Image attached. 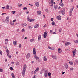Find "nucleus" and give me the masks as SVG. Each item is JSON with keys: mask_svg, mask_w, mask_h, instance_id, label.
I'll list each match as a JSON object with an SVG mask.
<instances>
[{"mask_svg": "<svg viewBox=\"0 0 78 78\" xmlns=\"http://www.w3.org/2000/svg\"><path fill=\"white\" fill-rule=\"evenodd\" d=\"M61 12L62 13V14L64 15V14H65V8H63L61 11L59 12Z\"/></svg>", "mask_w": 78, "mask_h": 78, "instance_id": "f257e3e1", "label": "nucleus"}, {"mask_svg": "<svg viewBox=\"0 0 78 78\" xmlns=\"http://www.w3.org/2000/svg\"><path fill=\"white\" fill-rule=\"evenodd\" d=\"M33 54L35 56H36V48H34L33 49Z\"/></svg>", "mask_w": 78, "mask_h": 78, "instance_id": "f03ea898", "label": "nucleus"}, {"mask_svg": "<svg viewBox=\"0 0 78 78\" xmlns=\"http://www.w3.org/2000/svg\"><path fill=\"white\" fill-rule=\"evenodd\" d=\"M25 71L23 70L22 72V75L23 77H24V76H25Z\"/></svg>", "mask_w": 78, "mask_h": 78, "instance_id": "7ed1b4c3", "label": "nucleus"}, {"mask_svg": "<svg viewBox=\"0 0 78 78\" xmlns=\"http://www.w3.org/2000/svg\"><path fill=\"white\" fill-rule=\"evenodd\" d=\"M48 75V72L47 70H46L44 72V76L45 77H47Z\"/></svg>", "mask_w": 78, "mask_h": 78, "instance_id": "20e7f679", "label": "nucleus"}, {"mask_svg": "<svg viewBox=\"0 0 78 78\" xmlns=\"http://www.w3.org/2000/svg\"><path fill=\"white\" fill-rule=\"evenodd\" d=\"M26 70H27V65L25 64L24 65V67L23 70L24 71H26Z\"/></svg>", "mask_w": 78, "mask_h": 78, "instance_id": "39448f33", "label": "nucleus"}, {"mask_svg": "<svg viewBox=\"0 0 78 78\" xmlns=\"http://www.w3.org/2000/svg\"><path fill=\"white\" fill-rule=\"evenodd\" d=\"M30 57V54L29 53L26 55V59H28Z\"/></svg>", "mask_w": 78, "mask_h": 78, "instance_id": "423d86ee", "label": "nucleus"}, {"mask_svg": "<svg viewBox=\"0 0 78 78\" xmlns=\"http://www.w3.org/2000/svg\"><path fill=\"white\" fill-rule=\"evenodd\" d=\"M9 17L8 16L6 17L5 20V21L7 23H8V22H9Z\"/></svg>", "mask_w": 78, "mask_h": 78, "instance_id": "0eeeda50", "label": "nucleus"}, {"mask_svg": "<svg viewBox=\"0 0 78 78\" xmlns=\"http://www.w3.org/2000/svg\"><path fill=\"white\" fill-rule=\"evenodd\" d=\"M61 16H60V15H59V16H57V19L58 20H61Z\"/></svg>", "mask_w": 78, "mask_h": 78, "instance_id": "6e6552de", "label": "nucleus"}, {"mask_svg": "<svg viewBox=\"0 0 78 78\" xmlns=\"http://www.w3.org/2000/svg\"><path fill=\"white\" fill-rule=\"evenodd\" d=\"M70 44H71V43L68 42L65 43V45H66V46H67V45H70Z\"/></svg>", "mask_w": 78, "mask_h": 78, "instance_id": "1a4fd4ad", "label": "nucleus"}, {"mask_svg": "<svg viewBox=\"0 0 78 78\" xmlns=\"http://www.w3.org/2000/svg\"><path fill=\"white\" fill-rule=\"evenodd\" d=\"M39 25L38 24H37L35 25L34 26V28H38L39 27Z\"/></svg>", "mask_w": 78, "mask_h": 78, "instance_id": "9d476101", "label": "nucleus"}, {"mask_svg": "<svg viewBox=\"0 0 78 78\" xmlns=\"http://www.w3.org/2000/svg\"><path fill=\"white\" fill-rule=\"evenodd\" d=\"M54 8L55 10L58 8V5H54Z\"/></svg>", "mask_w": 78, "mask_h": 78, "instance_id": "9b49d317", "label": "nucleus"}, {"mask_svg": "<svg viewBox=\"0 0 78 78\" xmlns=\"http://www.w3.org/2000/svg\"><path fill=\"white\" fill-rule=\"evenodd\" d=\"M35 5L36 6H37V7H39V3L38 2H37L35 3Z\"/></svg>", "mask_w": 78, "mask_h": 78, "instance_id": "f8f14e48", "label": "nucleus"}, {"mask_svg": "<svg viewBox=\"0 0 78 78\" xmlns=\"http://www.w3.org/2000/svg\"><path fill=\"white\" fill-rule=\"evenodd\" d=\"M66 69H68L69 68V66H68V65H67V64L66 63L64 65Z\"/></svg>", "mask_w": 78, "mask_h": 78, "instance_id": "ddd939ff", "label": "nucleus"}, {"mask_svg": "<svg viewBox=\"0 0 78 78\" xmlns=\"http://www.w3.org/2000/svg\"><path fill=\"white\" fill-rule=\"evenodd\" d=\"M72 52L73 54V57H75V51H73Z\"/></svg>", "mask_w": 78, "mask_h": 78, "instance_id": "4468645a", "label": "nucleus"}, {"mask_svg": "<svg viewBox=\"0 0 78 78\" xmlns=\"http://www.w3.org/2000/svg\"><path fill=\"white\" fill-rule=\"evenodd\" d=\"M59 5H60L61 6H62V7H63L64 6V4L62 2H60Z\"/></svg>", "mask_w": 78, "mask_h": 78, "instance_id": "2eb2a0df", "label": "nucleus"}, {"mask_svg": "<svg viewBox=\"0 0 78 78\" xmlns=\"http://www.w3.org/2000/svg\"><path fill=\"white\" fill-rule=\"evenodd\" d=\"M52 58L55 59H57V57H56V55H54L52 56Z\"/></svg>", "mask_w": 78, "mask_h": 78, "instance_id": "dca6fc26", "label": "nucleus"}, {"mask_svg": "<svg viewBox=\"0 0 78 78\" xmlns=\"http://www.w3.org/2000/svg\"><path fill=\"white\" fill-rule=\"evenodd\" d=\"M13 44L14 45H17V41H15L13 42Z\"/></svg>", "mask_w": 78, "mask_h": 78, "instance_id": "f3484780", "label": "nucleus"}, {"mask_svg": "<svg viewBox=\"0 0 78 78\" xmlns=\"http://www.w3.org/2000/svg\"><path fill=\"white\" fill-rule=\"evenodd\" d=\"M43 60H44V61H47V57L46 56L44 57Z\"/></svg>", "mask_w": 78, "mask_h": 78, "instance_id": "a211bd4d", "label": "nucleus"}, {"mask_svg": "<svg viewBox=\"0 0 78 78\" xmlns=\"http://www.w3.org/2000/svg\"><path fill=\"white\" fill-rule=\"evenodd\" d=\"M58 51L59 53H62V51L61 50V49L60 48L58 49Z\"/></svg>", "mask_w": 78, "mask_h": 78, "instance_id": "6ab92c4d", "label": "nucleus"}, {"mask_svg": "<svg viewBox=\"0 0 78 78\" xmlns=\"http://www.w3.org/2000/svg\"><path fill=\"white\" fill-rule=\"evenodd\" d=\"M41 39V35H39L38 36V41H40Z\"/></svg>", "mask_w": 78, "mask_h": 78, "instance_id": "aec40b11", "label": "nucleus"}, {"mask_svg": "<svg viewBox=\"0 0 78 78\" xmlns=\"http://www.w3.org/2000/svg\"><path fill=\"white\" fill-rule=\"evenodd\" d=\"M11 76L13 78H16V77H15V76L14 75V74L13 73H12L11 74Z\"/></svg>", "mask_w": 78, "mask_h": 78, "instance_id": "412c9836", "label": "nucleus"}, {"mask_svg": "<svg viewBox=\"0 0 78 78\" xmlns=\"http://www.w3.org/2000/svg\"><path fill=\"white\" fill-rule=\"evenodd\" d=\"M7 56H8V57H9V58H11V56L9 55V53H7Z\"/></svg>", "mask_w": 78, "mask_h": 78, "instance_id": "4be33fe9", "label": "nucleus"}, {"mask_svg": "<svg viewBox=\"0 0 78 78\" xmlns=\"http://www.w3.org/2000/svg\"><path fill=\"white\" fill-rule=\"evenodd\" d=\"M34 57L35 58V59H36V61H37L39 59V57L37 56H35Z\"/></svg>", "mask_w": 78, "mask_h": 78, "instance_id": "5701e85b", "label": "nucleus"}, {"mask_svg": "<svg viewBox=\"0 0 78 78\" xmlns=\"http://www.w3.org/2000/svg\"><path fill=\"white\" fill-rule=\"evenodd\" d=\"M37 12L38 14H41V11H37Z\"/></svg>", "mask_w": 78, "mask_h": 78, "instance_id": "b1692460", "label": "nucleus"}, {"mask_svg": "<svg viewBox=\"0 0 78 78\" xmlns=\"http://www.w3.org/2000/svg\"><path fill=\"white\" fill-rule=\"evenodd\" d=\"M48 48H49V49H50V50H53L52 47H50V46H48Z\"/></svg>", "mask_w": 78, "mask_h": 78, "instance_id": "393cba45", "label": "nucleus"}, {"mask_svg": "<svg viewBox=\"0 0 78 78\" xmlns=\"http://www.w3.org/2000/svg\"><path fill=\"white\" fill-rule=\"evenodd\" d=\"M69 61V63L70 65H73V62H72L70 61Z\"/></svg>", "mask_w": 78, "mask_h": 78, "instance_id": "a878e982", "label": "nucleus"}, {"mask_svg": "<svg viewBox=\"0 0 78 78\" xmlns=\"http://www.w3.org/2000/svg\"><path fill=\"white\" fill-rule=\"evenodd\" d=\"M3 72V69L1 68L0 69V72Z\"/></svg>", "mask_w": 78, "mask_h": 78, "instance_id": "bb28decb", "label": "nucleus"}, {"mask_svg": "<svg viewBox=\"0 0 78 78\" xmlns=\"http://www.w3.org/2000/svg\"><path fill=\"white\" fill-rule=\"evenodd\" d=\"M45 11L47 12V13H48L49 12H48V9H45Z\"/></svg>", "mask_w": 78, "mask_h": 78, "instance_id": "cd10ccee", "label": "nucleus"}, {"mask_svg": "<svg viewBox=\"0 0 78 78\" xmlns=\"http://www.w3.org/2000/svg\"><path fill=\"white\" fill-rule=\"evenodd\" d=\"M44 35H46V36H47V32H45L44 33Z\"/></svg>", "mask_w": 78, "mask_h": 78, "instance_id": "c85d7f7f", "label": "nucleus"}, {"mask_svg": "<svg viewBox=\"0 0 78 78\" xmlns=\"http://www.w3.org/2000/svg\"><path fill=\"white\" fill-rule=\"evenodd\" d=\"M39 67H37L36 68V70H36L37 72L38 71H39Z\"/></svg>", "mask_w": 78, "mask_h": 78, "instance_id": "c756f323", "label": "nucleus"}, {"mask_svg": "<svg viewBox=\"0 0 78 78\" xmlns=\"http://www.w3.org/2000/svg\"><path fill=\"white\" fill-rule=\"evenodd\" d=\"M6 9H9V6L8 5L6 6Z\"/></svg>", "mask_w": 78, "mask_h": 78, "instance_id": "7c9ffc66", "label": "nucleus"}, {"mask_svg": "<svg viewBox=\"0 0 78 78\" xmlns=\"http://www.w3.org/2000/svg\"><path fill=\"white\" fill-rule=\"evenodd\" d=\"M55 22H54V21L52 22V25H55Z\"/></svg>", "mask_w": 78, "mask_h": 78, "instance_id": "2f4dec72", "label": "nucleus"}, {"mask_svg": "<svg viewBox=\"0 0 78 78\" xmlns=\"http://www.w3.org/2000/svg\"><path fill=\"white\" fill-rule=\"evenodd\" d=\"M34 41V39L33 38H32V39H30V42H33V41Z\"/></svg>", "mask_w": 78, "mask_h": 78, "instance_id": "473e14b6", "label": "nucleus"}, {"mask_svg": "<svg viewBox=\"0 0 78 78\" xmlns=\"http://www.w3.org/2000/svg\"><path fill=\"white\" fill-rule=\"evenodd\" d=\"M42 73H43V71L42 70H41L40 72V73L41 75L42 74Z\"/></svg>", "mask_w": 78, "mask_h": 78, "instance_id": "72a5a7b5", "label": "nucleus"}, {"mask_svg": "<svg viewBox=\"0 0 78 78\" xmlns=\"http://www.w3.org/2000/svg\"><path fill=\"white\" fill-rule=\"evenodd\" d=\"M73 41L75 43H78V40H76L75 41Z\"/></svg>", "mask_w": 78, "mask_h": 78, "instance_id": "f704fd0d", "label": "nucleus"}, {"mask_svg": "<svg viewBox=\"0 0 78 78\" xmlns=\"http://www.w3.org/2000/svg\"><path fill=\"white\" fill-rule=\"evenodd\" d=\"M54 1L53 0H51V1L50 4H52L53 3Z\"/></svg>", "mask_w": 78, "mask_h": 78, "instance_id": "c9c22d12", "label": "nucleus"}, {"mask_svg": "<svg viewBox=\"0 0 78 78\" xmlns=\"http://www.w3.org/2000/svg\"><path fill=\"white\" fill-rule=\"evenodd\" d=\"M10 69L11 70H14V69L12 67H10Z\"/></svg>", "mask_w": 78, "mask_h": 78, "instance_id": "e433bc0d", "label": "nucleus"}, {"mask_svg": "<svg viewBox=\"0 0 78 78\" xmlns=\"http://www.w3.org/2000/svg\"><path fill=\"white\" fill-rule=\"evenodd\" d=\"M51 73H50V72H49V73H48V76H51Z\"/></svg>", "mask_w": 78, "mask_h": 78, "instance_id": "4c0bfd02", "label": "nucleus"}, {"mask_svg": "<svg viewBox=\"0 0 78 78\" xmlns=\"http://www.w3.org/2000/svg\"><path fill=\"white\" fill-rule=\"evenodd\" d=\"M10 24L13 26L14 25V24L13 23H12V22L10 23Z\"/></svg>", "mask_w": 78, "mask_h": 78, "instance_id": "58836bf2", "label": "nucleus"}, {"mask_svg": "<svg viewBox=\"0 0 78 78\" xmlns=\"http://www.w3.org/2000/svg\"><path fill=\"white\" fill-rule=\"evenodd\" d=\"M70 70L71 71L73 70V68H70Z\"/></svg>", "mask_w": 78, "mask_h": 78, "instance_id": "ea45409f", "label": "nucleus"}, {"mask_svg": "<svg viewBox=\"0 0 78 78\" xmlns=\"http://www.w3.org/2000/svg\"><path fill=\"white\" fill-rule=\"evenodd\" d=\"M27 8L24 7L23 8V10H27Z\"/></svg>", "mask_w": 78, "mask_h": 78, "instance_id": "a19ab883", "label": "nucleus"}, {"mask_svg": "<svg viewBox=\"0 0 78 78\" xmlns=\"http://www.w3.org/2000/svg\"><path fill=\"white\" fill-rule=\"evenodd\" d=\"M36 72H37L36 70L34 71V75L36 74Z\"/></svg>", "mask_w": 78, "mask_h": 78, "instance_id": "79ce46f5", "label": "nucleus"}, {"mask_svg": "<svg viewBox=\"0 0 78 78\" xmlns=\"http://www.w3.org/2000/svg\"><path fill=\"white\" fill-rule=\"evenodd\" d=\"M26 13L27 14H28V13H29V11L27 10L26 11Z\"/></svg>", "mask_w": 78, "mask_h": 78, "instance_id": "37998d69", "label": "nucleus"}, {"mask_svg": "<svg viewBox=\"0 0 78 78\" xmlns=\"http://www.w3.org/2000/svg\"><path fill=\"white\" fill-rule=\"evenodd\" d=\"M19 48H21V47H22V45L21 44H20L19 45Z\"/></svg>", "mask_w": 78, "mask_h": 78, "instance_id": "c03bdc74", "label": "nucleus"}, {"mask_svg": "<svg viewBox=\"0 0 78 78\" xmlns=\"http://www.w3.org/2000/svg\"><path fill=\"white\" fill-rule=\"evenodd\" d=\"M28 28L31 29L32 28V27L31 26H29L28 27Z\"/></svg>", "mask_w": 78, "mask_h": 78, "instance_id": "a18cd8bd", "label": "nucleus"}, {"mask_svg": "<svg viewBox=\"0 0 78 78\" xmlns=\"http://www.w3.org/2000/svg\"><path fill=\"white\" fill-rule=\"evenodd\" d=\"M62 30V29H61V28H60L59 30V32H60V33H61V32Z\"/></svg>", "mask_w": 78, "mask_h": 78, "instance_id": "49530a36", "label": "nucleus"}, {"mask_svg": "<svg viewBox=\"0 0 78 78\" xmlns=\"http://www.w3.org/2000/svg\"><path fill=\"white\" fill-rule=\"evenodd\" d=\"M12 12H13V14H15L16 13V11H12Z\"/></svg>", "mask_w": 78, "mask_h": 78, "instance_id": "de8ad7c7", "label": "nucleus"}, {"mask_svg": "<svg viewBox=\"0 0 78 78\" xmlns=\"http://www.w3.org/2000/svg\"><path fill=\"white\" fill-rule=\"evenodd\" d=\"M73 9H74V8H72L71 9H70V11H73Z\"/></svg>", "mask_w": 78, "mask_h": 78, "instance_id": "09e8293b", "label": "nucleus"}, {"mask_svg": "<svg viewBox=\"0 0 78 78\" xmlns=\"http://www.w3.org/2000/svg\"><path fill=\"white\" fill-rule=\"evenodd\" d=\"M22 32H25V29H23L22 30Z\"/></svg>", "mask_w": 78, "mask_h": 78, "instance_id": "8fccbe9b", "label": "nucleus"}, {"mask_svg": "<svg viewBox=\"0 0 78 78\" xmlns=\"http://www.w3.org/2000/svg\"><path fill=\"white\" fill-rule=\"evenodd\" d=\"M29 21L30 22H32V19H31L30 20H29Z\"/></svg>", "mask_w": 78, "mask_h": 78, "instance_id": "3c124183", "label": "nucleus"}, {"mask_svg": "<svg viewBox=\"0 0 78 78\" xmlns=\"http://www.w3.org/2000/svg\"><path fill=\"white\" fill-rule=\"evenodd\" d=\"M5 42H8V39H6L5 40Z\"/></svg>", "mask_w": 78, "mask_h": 78, "instance_id": "603ef678", "label": "nucleus"}, {"mask_svg": "<svg viewBox=\"0 0 78 78\" xmlns=\"http://www.w3.org/2000/svg\"><path fill=\"white\" fill-rule=\"evenodd\" d=\"M0 54L2 55V52L1 51V50H0Z\"/></svg>", "mask_w": 78, "mask_h": 78, "instance_id": "864d4df0", "label": "nucleus"}, {"mask_svg": "<svg viewBox=\"0 0 78 78\" xmlns=\"http://www.w3.org/2000/svg\"><path fill=\"white\" fill-rule=\"evenodd\" d=\"M46 36H47V35H44V37H43L44 38H46Z\"/></svg>", "mask_w": 78, "mask_h": 78, "instance_id": "5fc2aeb1", "label": "nucleus"}, {"mask_svg": "<svg viewBox=\"0 0 78 78\" xmlns=\"http://www.w3.org/2000/svg\"><path fill=\"white\" fill-rule=\"evenodd\" d=\"M53 33V30H50V33L51 34V33Z\"/></svg>", "mask_w": 78, "mask_h": 78, "instance_id": "6e6d98bb", "label": "nucleus"}, {"mask_svg": "<svg viewBox=\"0 0 78 78\" xmlns=\"http://www.w3.org/2000/svg\"><path fill=\"white\" fill-rule=\"evenodd\" d=\"M6 52H7V53H9L8 52H9V50H8V49H7Z\"/></svg>", "mask_w": 78, "mask_h": 78, "instance_id": "4d7b16f0", "label": "nucleus"}, {"mask_svg": "<svg viewBox=\"0 0 78 78\" xmlns=\"http://www.w3.org/2000/svg\"><path fill=\"white\" fill-rule=\"evenodd\" d=\"M51 21H53V18H52L51 19Z\"/></svg>", "mask_w": 78, "mask_h": 78, "instance_id": "13d9d810", "label": "nucleus"}, {"mask_svg": "<svg viewBox=\"0 0 78 78\" xmlns=\"http://www.w3.org/2000/svg\"><path fill=\"white\" fill-rule=\"evenodd\" d=\"M16 20H13V21H12V22H16Z\"/></svg>", "mask_w": 78, "mask_h": 78, "instance_id": "bf43d9fd", "label": "nucleus"}, {"mask_svg": "<svg viewBox=\"0 0 78 78\" xmlns=\"http://www.w3.org/2000/svg\"><path fill=\"white\" fill-rule=\"evenodd\" d=\"M38 62H41V59H38Z\"/></svg>", "mask_w": 78, "mask_h": 78, "instance_id": "052dcab7", "label": "nucleus"}, {"mask_svg": "<svg viewBox=\"0 0 78 78\" xmlns=\"http://www.w3.org/2000/svg\"><path fill=\"white\" fill-rule=\"evenodd\" d=\"M64 73H65V72H63L62 73V75H64Z\"/></svg>", "mask_w": 78, "mask_h": 78, "instance_id": "680f3d73", "label": "nucleus"}, {"mask_svg": "<svg viewBox=\"0 0 78 78\" xmlns=\"http://www.w3.org/2000/svg\"><path fill=\"white\" fill-rule=\"evenodd\" d=\"M75 62H76V63H78V61L77 60H75Z\"/></svg>", "mask_w": 78, "mask_h": 78, "instance_id": "e2e57ef3", "label": "nucleus"}, {"mask_svg": "<svg viewBox=\"0 0 78 78\" xmlns=\"http://www.w3.org/2000/svg\"><path fill=\"white\" fill-rule=\"evenodd\" d=\"M24 26H27V24L24 23Z\"/></svg>", "mask_w": 78, "mask_h": 78, "instance_id": "0e129e2a", "label": "nucleus"}, {"mask_svg": "<svg viewBox=\"0 0 78 78\" xmlns=\"http://www.w3.org/2000/svg\"><path fill=\"white\" fill-rule=\"evenodd\" d=\"M22 39H23V38H24V35H23L22 36Z\"/></svg>", "mask_w": 78, "mask_h": 78, "instance_id": "69168bd1", "label": "nucleus"}, {"mask_svg": "<svg viewBox=\"0 0 78 78\" xmlns=\"http://www.w3.org/2000/svg\"><path fill=\"white\" fill-rule=\"evenodd\" d=\"M72 11H70L69 14H72Z\"/></svg>", "mask_w": 78, "mask_h": 78, "instance_id": "338daca9", "label": "nucleus"}, {"mask_svg": "<svg viewBox=\"0 0 78 78\" xmlns=\"http://www.w3.org/2000/svg\"><path fill=\"white\" fill-rule=\"evenodd\" d=\"M11 64H14V62H12Z\"/></svg>", "mask_w": 78, "mask_h": 78, "instance_id": "774afa93", "label": "nucleus"}]
</instances>
